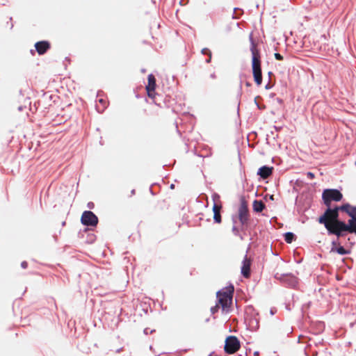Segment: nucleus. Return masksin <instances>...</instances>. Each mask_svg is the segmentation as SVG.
<instances>
[{"label":"nucleus","instance_id":"49","mask_svg":"<svg viewBox=\"0 0 356 356\" xmlns=\"http://www.w3.org/2000/svg\"><path fill=\"white\" fill-rule=\"evenodd\" d=\"M234 12H236V10H238L240 12V14L237 13L236 15H240V17L241 16L242 13H243V9L239 8H234Z\"/></svg>","mask_w":356,"mask_h":356},{"label":"nucleus","instance_id":"11","mask_svg":"<svg viewBox=\"0 0 356 356\" xmlns=\"http://www.w3.org/2000/svg\"><path fill=\"white\" fill-rule=\"evenodd\" d=\"M36 52L42 56L51 49V43L48 40H40L34 44Z\"/></svg>","mask_w":356,"mask_h":356},{"label":"nucleus","instance_id":"36","mask_svg":"<svg viewBox=\"0 0 356 356\" xmlns=\"http://www.w3.org/2000/svg\"><path fill=\"white\" fill-rule=\"evenodd\" d=\"M147 95L149 98L151 99H154L155 97V95H156V92L155 91H147Z\"/></svg>","mask_w":356,"mask_h":356},{"label":"nucleus","instance_id":"43","mask_svg":"<svg viewBox=\"0 0 356 356\" xmlns=\"http://www.w3.org/2000/svg\"><path fill=\"white\" fill-rule=\"evenodd\" d=\"M40 101L35 102L34 103L33 106H32L33 113L38 110V106L40 104Z\"/></svg>","mask_w":356,"mask_h":356},{"label":"nucleus","instance_id":"8","mask_svg":"<svg viewBox=\"0 0 356 356\" xmlns=\"http://www.w3.org/2000/svg\"><path fill=\"white\" fill-rule=\"evenodd\" d=\"M241 348V342L237 337L229 335L225 341L224 351L225 353L232 355L235 353Z\"/></svg>","mask_w":356,"mask_h":356},{"label":"nucleus","instance_id":"24","mask_svg":"<svg viewBox=\"0 0 356 356\" xmlns=\"http://www.w3.org/2000/svg\"><path fill=\"white\" fill-rule=\"evenodd\" d=\"M99 103L102 105V108L98 105L95 106L96 110L99 113H102L106 108L107 107V102L105 99L99 98L98 99Z\"/></svg>","mask_w":356,"mask_h":356},{"label":"nucleus","instance_id":"37","mask_svg":"<svg viewBox=\"0 0 356 356\" xmlns=\"http://www.w3.org/2000/svg\"><path fill=\"white\" fill-rule=\"evenodd\" d=\"M155 331H156L155 330H149V328L146 327V328H145V329H144V330H143V333H144L145 334L147 335L149 333L152 334V333L155 332Z\"/></svg>","mask_w":356,"mask_h":356},{"label":"nucleus","instance_id":"64","mask_svg":"<svg viewBox=\"0 0 356 356\" xmlns=\"http://www.w3.org/2000/svg\"><path fill=\"white\" fill-rule=\"evenodd\" d=\"M122 349H123V348H118V349L116 350L115 352L118 353H120L122 350Z\"/></svg>","mask_w":356,"mask_h":356},{"label":"nucleus","instance_id":"38","mask_svg":"<svg viewBox=\"0 0 356 356\" xmlns=\"http://www.w3.org/2000/svg\"><path fill=\"white\" fill-rule=\"evenodd\" d=\"M274 56H275V58L277 60H282L284 59V57L283 56H282L279 53H275L274 54Z\"/></svg>","mask_w":356,"mask_h":356},{"label":"nucleus","instance_id":"44","mask_svg":"<svg viewBox=\"0 0 356 356\" xmlns=\"http://www.w3.org/2000/svg\"><path fill=\"white\" fill-rule=\"evenodd\" d=\"M302 184H303V181L300 179H296L295 181V185L296 186H301L302 185Z\"/></svg>","mask_w":356,"mask_h":356},{"label":"nucleus","instance_id":"17","mask_svg":"<svg viewBox=\"0 0 356 356\" xmlns=\"http://www.w3.org/2000/svg\"><path fill=\"white\" fill-rule=\"evenodd\" d=\"M251 67L252 73H262L261 60L255 58L254 56L253 60H251Z\"/></svg>","mask_w":356,"mask_h":356},{"label":"nucleus","instance_id":"55","mask_svg":"<svg viewBox=\"0 0 356 356\" xmlns=\"http://www.w3.org/2000/svg\"><path fill=\"white\" fill-rule=\"evenodd\" d=\"M232 18L233 19H239L240 18V15H236V14H235V12L233 13L232 15Z\"/></svg>","mask_w":356,"mask_h":356},{"label":"nucleus","instance_id":"6","mask_svg":"<svg viewBox=\"0 0 356 356\" xmlns=\"http://www.w3.org/2000/svg\"><path fill=\"white\" fill-rule=\"evenodd\" d=\"M259 313L254 308L250 305L245 311V322L248 330L254 332L259 328V318H257Z\"/></svg>","mask_w":356,"mask_h":356},{"label":"nucleus","instance_id":"63","mask_svg":"<svg viewBox=\"0 0 356 356\" xmlns=\"http://www.w3.org/2000/svg\"><path fill=\"white\" fill-rule=\"evenodd\" d=\"M135 193H136V190L135 189H132L131 191V195H135Z\"/></svg>","mask_w":356,"mask_h":356},{"label":"nucleus","instance_id":"29","mask_svg":"<svg viewBox=\"0 0 356 356\" xmlns=\"http://www.w3.org/2000/svg\"><path fill=\"white\" fill-rule=\"evenodd\" d=\"M311 305H312V302L311 301H309L308 302H306L305 304L302 305V307H301V312H302V315L303 316L306 312L311 307Z\"/></svg>","mask_w":356,"mask_h":356},{"label":"nucleus","instance_id":"35","mask_svg":"<svg viewBox=\"0 0 356 356\" xmlns=\"http://www.w3.org/2000/svg\"><path fill=\"white\" fill-rule=\"evenodd\" d=\"M259 101H263V98L259 95L256 96L254 99V102L256 106H257V104H259Z\"/></svg>","mask_w":356,"mask_h":356},{"label":"nucleus","instance_id":"50","mask_svg":"<svg viewBox=\"0 0 356 356\" xmlns=\"http://www.w3.org/2000/svg\"><path fill=\"white\" fill-rule=\"evenodd\" d=\"M19 95L22 97V98H25V91L23 90L22 89H20L19 91Z\"/></svg>","mask_w":356,"mask_h":356},{"label":"nucleus","instance_id":"46","mask_svg":"<svg viewBox=\"0 0 356 356\" xmlns=\"http://www.w3.org/2000/svg\"><path fill=\"white\" fill-rule=\"evenodd\" d=\"M154 185H157V184H156V183L152 184L151 185V186L149 187V192H150V193H151L152 195H155L156 194V192H154V191H153V189H152V188H153V186H154Z\"/></svg>","mask_w":356,"mask_h":356},{"label":"nucleus","instance_id":"32","mask_svg":"<svg viewBox=\"0 0 356 356\" xmlns=\"http://www.w3.org/2000/svg\"><path fill=\"white\" fill-rule=\"evenodd\" d=\"M220 195H219L218 193H213L212 194V200H213V203H216V202H217L218 200H220Z\"/></svg>","mask_w":356,"mask_h":356},{"label":"nucleus","instance_id":"23","mask_svg":"<svg viewBox=\"0 0 356 356\" xmlns=\"http://www.w3.org/2000/svg\"><path fill=\"white\" fill-rule=\"evenodd\" d=\"M305 355L306 356H317L318 355V351L316 350H312V344L309 343L307 345L305 350Z\"/></svg>","mask_w":356,"mask_h":356},{"label":"nucleus","instance_id":"40","mask_svg":"<svg viewBox=\"0 0 356 356\" xmlns=\"http://www.w3.org/2000/svg\"><path fill=\"white\" fill-rule=\"evenodd\" d=\"M257 108L259 110L264 111V110H265V109H266V105H265V104H261V103L259 102V104H257Z\"/></svg>","mask_w":356,"mask_h":356},{"label":"nucleus","instance_id":"48","mask_svg":"<svg viewBox=\"0 0 356 356\" xmlns=\"http://www.w3.org/2000/svg\"><path fill=\"white\" fill-rule=\"evenodd\" d=\"M21 267L24 269H26L28 267V262L26 261H23L21 263Z\"/></svg>","mask_w":356,"mask_h":356},{"label":"nucleus","instance_id":"3","mask_svg":"<svg viewBox=\"0 0 356 356\" xmlns=\"http://www.w3.org/2000/svg\"><path fill=\"white\" fill-rule=\"evenodd\" d=\"M239 202V206L236 214L241 225V230L244 232H250L252 229V220L250 217L248 202L244 196L240 197Z\"/></svg>","mask_w":356,"mask_h":356},{"label":"nucleus","instance_id":"14","mask_svg":"<svg viewBox=\"0 0 356 356\" xmlns=\"http://www.w3.org/2000/svg\"><path fill=\"white\" fill-rule=\"evenodd\" d=\"M222 209V205H218L216 203H213L212 207V211L213 213V222L215 223L220 224L222 222V216L220 214V211Z\"/></svg>","mask_w":356,"mask_h":356},{"label":"nucleus","instance_id":"54","mask_svg":"<svg viewBox=\"0 0 356 356\" xmlns=\"http://www.w3.org/2000/svg\"><path fill=\"white\" fill-rule=\"evenodd\" d=\"M188 2V0H181V1H180V4H181V5H185V4H186Z\"/></svg>","mask_w":356,"mask_h":356},{"label":"nucleus","instance_id":"41","mask_svg":"<svg viewBox=\"0 0 356 356\" xmlns=\"http://www.w3.org/2000/svg\"><path fill=\"white\" fill-rule=\"evenodd\" d=\"M318 327L320 330H323V329L325 328V323L323 321H318Z\"/></svg>","mask_w":356,"mask_h":356},{"label":"nucleus","instance_id":"61","mask_svg":"<svg viewBox=\"0 0 356 356\" xmlns=\"http://www.w3.org/2000/svg\"><path fill=\"white\" fill-rule=\"evenodd\" d=\"M245 86H246L247 87H250V86H252V83H251L250 82H249V81H246V83H245Z\"/></svg>","mask_w":356,"mask_h":356},{"label":"nucleus","instance_id":"62","mask_svg":"<svg viewBox=\"0 0 356 356\" xmlns=\"http://www.w3.org/2000/svg\"><path fill=\"white\" fill-rule=\"evenodd\" d=\"M35 51H35V50H33V49H31L30 53H31V55L34 56V55H35Z\"/></svg>","mask_w":356,"mask_h":356},{"label":"nucleus","instance_id":"20","mask_svg":"<svg viewBox=\"0 0 356 356\" xmlns=\"http://www.w3.org/2000/svg\"><path fill=\"white\" fill-rule=\"evenodd\" d=\"M232 232L235 236L238 237L241 241L244 240V236L246 235V232H242L241 227L232 226Z\"/></svg>","mask_w":356,"mask_h":356},{"label":"nucleus","instance_id":"26","mask_svg":"<svg viewBox=\"0 0 356 356\" xmlns=\"http://www.w3.org/2000/svg\"><path fill=\"white\" fill-rule=\"evenodd\" d=\"M254 81L257 86H260L263 81L262 73H252Z\"/></svg>","mask_w":356,"mask_h":356},{"label":"nucleus","instance_id":"1","mask_svg":"<svg viewBox=\"0 0 356 356\" xmlns=\"http://www.w3.org/2000/svg\"><path fill=\"white\" fill-rule=\"evenodd\" d=\"M355 207V205H352L349 202L328 207L316 220L319 224L323 225L325 227L332 226V225L336 224L337 221L341 220L339 219V211L345 213L347 216L351 215Z\"/></svg>","mask_w":356,"mask_h":356},{"label":"nucleus","instance_id":"10","mask_svg":"<svg viewBox=\"0 0 356 356\" xmlns=\"http://www.w3.org/2000/svg\"><path fill=\"white\" fill-rule=\"evenodd\" d=\"M330 252H334L339 255L343 256L350 254L351 253V250L350 249H346L343 245H341L338 239H334L331 242V248Z\"/></svg>","mask_w":356,"mask_h":356},{"label":"nucleus","instance_id":"45","mask_svg":"<svg viewBox=\"0 0 356 356\" xmlns=\"http://www.w3.org/2000/svg\"><path fill=\"white\" fill-rule=\"evenodd\" d=\"M307 177L309 179H314L315 177V175H314V173H313L312 172H307Z\"/></svg>","mask_w":356,"mask_h":356},{"label":"nucleus","instance_id":"39","mask_svg":"<svg viewBox=\"0 0 356 356\" xmlns=\"http://www.w3.org/2000/svg\"><path fill=\"white\" fill-rule=\"evenodd\" d=\"M242 95V80L240 81L238 92L237 95V97H240Z\"/></svg>","mask_w":356,"mask_h":356},{"label":"nucleus","instance_id":"33","mask_svg":"<svg viewBox=\"0 0 356 356\" xmlns=\"http://www.w3.org/2000/svg\"><path fill=\"white\" fill-rule=\"evenodd\" d=\"M249 40H250V47L256 46L255 41H254V39L253 38L252 33H250V34L249 35Z\"/></svg>","mask_w":356,"mask_h":356},{"label":"nucleus","instance_id":"25","mask_svg":"<svg viewBox=\"0 0 356 356\" xmlns=\"http://www.w3.org/2000/svg\"><path fill=\"white\" fill-rule=\"evenodd\" d=\"M201 53L203 55H207V58L205 60L207 63H210L212 59V53L209 48L204 47L201 50Z\"/></svg>","mask_w":356,"mask_h":356},{"label":"nucleus","instance_id":"12","mask_svg":"<svg viewBox=\"0 0 356 356\" xmlns=\"http://www.w3.org/2000/svg\"><path fill=\"white\" fill-rule=\"evenodd\" d=\"M251 260L248 259L247 254L245 255L241 267V274L244 278L250 277Z\"/></svg>","mask_w":356,"mask_h":356},{"label":"nucleus","instance_id":"9","mask_svg":"<svg viewBox=\"0 0 356 356\" xmlns=\"http://www.w3.org/2000/svg\"><path fill=\"white\" fill-rule=\"evenodd\" d=\"M350 218L347 222L344 220L337 221L334 225H332L334 228L339 229V231H346L353 234V215H348Z\"/></svg>","mask_w":356,"mask_h":356},{"label":"nucleus","instance_id":"2","mask_svg":"<svg viewBox=\"0 0 356 356\" xmlns=\"http://www.w3.org/2000/svg\"><path fill=\"white\" fill-rule=\"evenodd\" d=\"M234 293V286L231 282L217 291L216 301L217 305H220L222 313L227 314L232 311Z\"/></svg>","mask_w":356,"mask_h":356},{"label":"nucleus","instance_id":"57","mask_svg":"<svg viewBox=\"0 0 356 356\" xmlns=\"http://www.w3.org/2000/svg\"><path fill=\"white\" fill-rule=\"evenodd\" d=\"M276 100L280 104L283 103V100L281 98L277 97Z\"/></svg>","mask_w":356,"mask_h":356},{"label":"nucleus","instance_id":"21","mask_svg":"<svg viewBox=\"0 0 356 356\" xmlns=\"http://www.w3.org/2000/svg\"><path fill=\"white\" fill-rule=\"evenodd\" d=\"M23 103H24L23 105H21V106H18L17 110L19 111H22L24 108H26L27 107V105H29V110L32 113H33V108H32V106H31V102L30 101V97H25L24 101H23Z\"/></svg>","mask_w":356,"mask_h":356},{"label":"nucleus","instance_id":"52","mask_svg":"<svg viewBox=\"0 0 356 356\" xmlns=\"http://www.w3.org/2000/svg\"><path fill=\"white\" fill-rule=\"evenodd\" d=\"M323 342V339H321V341H314V343L315 346H318V345L321 344Z\"/></svg>","mask_w":356,"mask_h":356},{"label":"nucleus","instance_id":"5","mask_svg":"<svg viewBox=\"0 0 356 356\" xmlns=\"http://www.w3.org/2000/svg\"><path fill=\"white\" fill-rule=\"evenodd\" d=\"M341 190L337 188H325L322 192V203L327 207H332V202H340L343 199Z\"/></svg>","mask_w":356,"mask_h":356},{"label":"nucleus","instance_id":"53","mask_svg":"<svg viewBox=\"0 0 356 356\" xmlns=\"http://www.w3.org/2000/svg\"><path fill=\"white\" fill-rule=\"evenodd\" d=\"M274 129H275V131H281V130H282V127H278V126H275H275H274Z\"/></svg>","mask_w":356,"mask_h":356},{"label":"nucleus","instance_id":"60","mask_svg":"<svg viewBox=\"0 0 356 356\" xmlns=\"http://www.w3.org/2000/svg\"><path fill=\"white\" fill-rule=\"evenodd\" d=\"M268 75L269 80H270V79L271 76H273V73L272 72H270H270H268Z\"/></svg>","mask_w":356,"mask_h":356},{"label":"nucleus","instance_id":"42","mask_svg":"<svg viewBox=\"0 0 356 356\" xmlns=\"http://www.w3.org/2000/svg\"><path fill=\"white\" fill-rule=\"evenodd\" d=\"M274 86L273 83H270V81L266 84L265 89L266 90H270Z\"/></svg>","mask_w":356,"mask_h":356},{"label":"nucleus","instance_id":"31","mask_svg":"<svg viewBox=\"0 0 356 356\" xmlns=\"http://www.w3.org/2000/svg\"><path fill=\"white\" fill-rule=\"evenodd\" d=\"M231 219L233 224L232 226L237 227V223L239 222L238 219L237 218V215L236 213L232 214Z\"/></svg>","mask_w":356,"mask_h":356},{"label":"nucleus","instance_id":"16","mask_svg":"<svg viewBox=\"0 0 356 356\" xmlns=\"http://www.w3.org/2000/svg\"><path fill=\"white\" fill-rule=\"evenodd\" d=\"M156 88V78L152 74L147 76V85H146V91H155Z\"/></svg>","mask_w":356,"mask_h":356},{"label":"nucleus","instance_id":"22","mask_svg":"<svg viewBox=\"0 0 356 356\" xmlns=\"http://www.w3.org/2000/svg\"><path fill=\"white\" fill-rule=\"evenodd\" d=\"M250 50L251 54H252L251 60H253L254 56L255 57V58L261 60V51H260L259 49L257 48L256 46H254V47H250Z\"/></svg>","mask_w":356,"mask_h":356},{"label":"nucleus","instance_id":"13","mask_svg":"<svg viewBox=\"0 0 356 356\" xmlns=\"http://www.w3.org/2000/svg\"><path fill=\"white\" fill-rule=\"evenodd\" d=\"M273 169L272 166L264 165L258 169L257 175L259 176L260 179H264L273 173Z\"/></svg>","mask_w":356,"mask_h":356},{"label":"nucleus","instance_id":"27","mask_svg":"<svg viewBox=\"0 0 356 356\" xmlns=\"http://www.w3.org/2000/svg\"><path fill=\"white\" fill-rule=\"evenodd\" d=\"M86 234H87V236H86V242L88 244L93 243L96 241V238H97L95 234H94L92 233H88V232Z\"/></svg>","mask_w":356,"mask_h":356},{"label":"nucleus","instance_id":"18","mask_svg":"<svg viewBox=\"0 0 356 356\" xmlns=\"http://www.w3.org/2000/svg\"><path fill=\"white\" fill-rule=\"evenodd\" d=\"M266 209V205L261 201L258 200H254L252 202V210L255 213L261 212L264 209Z\"/></svg>","mask_w":356,"mask_h":356},{"label":"nucleus","instance_id":"19","mask_svg":"<svg viewBox=\"0 0 356 356\" xmlns=\"http://www.w3.org/2000/svg\"><path fill=\"white\" fill-rule=\"evenodd\" d=\"M283 237L286 243H291L297 238V236L291 232H287L283 234Z\"/></svg>","mask_w":356,"mask_h":356},{"label":"nucleus","instance_id":"51","mask_svg":"<svg viewBox=\"0 0 356 356\" xmlns=\"http://www.w3.org/2000/svg\"><path fill=\"white\" fill-rule=\"evenodd\" d=\"M277 312L276 308H271L270 309V313L272 316H273Z\"/></svg>","mask_w":356,"mask_h":356},{"label":"nucleus","instance_id":"58","mask_svg":"<svg viewBox=\"0 0 356 356\" xmlns=\"http://www.w3.org/2000/svg\"><path fill=\"white\" fill-rule=\"evenodd\" d=\"M253 355L254 356H259V351H258V350L254 351V353H253Z\"/></svg>","mask_w":356,"mask_h":356},{"label":"nucleus","instance_id":"4","mask_svg":"<svg viewBox=\"0 0 356 356\" xmlns=\"http://www.w3.org/2000/svg\"><path fill=\"white\" fill-rule=\"evenodd\" d=\"M81 222L86 227L82 232L79 233V236L83 238L85 233L88 232V231H93V229L97 227L99 218L92 211L86 210L81 214Z\"/></svg>","mask_w":356,"mask_h":356},{"label":"nucleus","instance_id":"34","mask_svg":"<svg viewBox=\"0 0 356 356\" xmlns=\"http://www.w3.org/2000/svg\"><path fill=\"white\" fill-rule=\"evenodd\" d=\"M264 200L267 202L268 200H274V195H270V194H266L264 197Z\"/></svg>","mask_w":356,"mask_h":356},{"label":"nucleus","instance_id":"30","mask_svg":"<svg viewBox=\"0 0 356 356\" xmlns=\"http://www.w3.org/2000/svg\"><path fill=\"white\" fill-rule=\"evenodd\" d=\"M221 308L220 305H217V302L216 301V305L213 307H211L210 312L212 315H214L216 313H217L219 310V309Z\"/></svg>","mask_w":356,"mask_h":356},{"label":"nucleus","instance_id":"7","mask_svg":"<svg viewBox=\"0 0 356 356\" xmlns=\"http://www.w3.org/2000/svg\"><path fill=\"white\" fill-rule=\"evenodd\" d=\"M275 278L288 288L296 289L299 284V279L292 273L276 274Z\"/></svg>","mask_w":356,"mask_h":356},{"label":"nucleus","instance_id":"56","mask_svg":"<svg viewBox=\"0 0 356 356\" xmlns=\"http://www.w3.org/2000/svg\"><path fill=\"white\" fill-rule=\"evenodd\" d=\"M210 78L213 79H215L216 78V73L213 72L212 74H210Z\"/></svg>","mask_w":356,"mask_h":356},{"label":"nucleus","instance_id":"59","mask_svg":"<svg viewBox=\"0 0 356 356\" xmlns=\"http://www.w3.org/2000/svg\"><path fill=\"white\" fill-rule=\"evenodd\" d=\"M285 308L286 309L289 310V311H291V308L290 307V305H286L285 306Z\"/></svg>","mask_w":356,"mask_h":356},{"label":"nucleus","instance_id":"15","mask_svg":"<svg viewBox=\"0 0 356 356\" xmlns=\"http://www.w3.org/2000/svg\"><path fill=\"white\" fill-rule=\"evenodd\" d=\"M327 230V234L329 236H331V235H334L337 237V239L339 240V238L341 237H344L346 236L348 234H350L349 232H346V231H339V229H337L336 228H334L332 226H329V227H325Z\"/></svg>","mask_w":356,"mask_h":356},{"label":"nucleus","instance_id":"28","mask_svg":"<svg viewBox=\"0 0 356 356\" xmlns=\"http://www.w3.org/2000/svg\"><path fill=\"white\" fill-rule=\"evenodd\" d=\"M353 234H355L356 236V205L355 207V209L353 210Z\"/></svg>","mask_w":356,"mask_h":356},{"label":"nucleus","instance_id":"47","mask_svg":"<svg viewBox=\"0 0 356 356\" xmlns=\"http://www.w3.org/2000/svg\"><path fill=\"white\" fill-rule=\"evenodd\" d=\"M87 207L89 209H93L94 207H95V204L92 202H89L88 204H87Z\"/></svg>","mask_w":356,"mask_h":356}]
</instances>
